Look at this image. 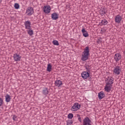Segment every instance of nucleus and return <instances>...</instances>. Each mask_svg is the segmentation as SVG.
<instances>
[{"instance_id":"f257e3e1","label":"nucleus","mask_w":125,"mask_h":125,"mask_svg":"<svg viewBox=\"0 0 125 125\" xmlns=\"http://www.w3.org/2000/svg\"><path fill=\"white\" fill-rule=\"evenodd\" d=\"M89 55H90V53H89V47L86 46L83 52L81 57L82 61H86V60L88 59V56H89Z\"/></svg>"},{"instance_id":"f03ea898","label":"nucleus","mask_w":125,"mask_h":125,"mask_svg":"<svg viewBox=\"0 0 125 125\" xmlns=\"http://www.w3.org/2000/svg\"><path fill=\"white\" fill-rule=\"evenodd\" d=\"M81 109V104L75 103L71 108V111H78Z\"/></svg>"},{"instance_id":"7ed1b4c3","label":"nucleus","mask_w":125,"mask_h":125,"mask_svg":"<svg viewBox=\"0 0 125 125\" xmlns=\"http://www.w3.org/2000/svg\"><path fill=\"white\" fill-rule=\"evenodd\" d=\"M26 14L28 16L33 15L34 14V8L31 6L28 7L26 9Z\"/></svg>"},{"instance_id":"20e7f679","label":"nucleus","mask_w":125,"mask_h":125,"mask_svg":"<svg viewBox=\"0 0 125 125\" xmlns=\"http://www.w3.org/2000/svg\"><path fill=\"white\" fill-rule=\"evenodd\" d=\"M92 123L91 120L88 117L84 118L83 120V125H92Z\"/></svg>"},{"instance_id":"39448f33","label":"nucleus","mask_w":125,"mask_h":125,"mask_svg":"<svg viewBox=\"0 0 125 125\" xmlns=\"http://www.w3.org/2000/svg\"><path fill=\"white\" fill-rule=\"evenodd\" d=\"M81 76L83 78V79H88V78H89V77H90V73L86 71H83L81 73Z\"/></svg>"},{"instance_id":"423d86ee","label":"nucleus","mask_w":125,"mask_h":125,"mask_svg":"<svg viewBox=\"0 0 125 125\" xmlns=\"http://www.w3.org/2000/svg\"><path fill=\"white\" fill-rule=\"evenodd\" d=\"M43 12L46 14H48V13H50V10H51V8H50V6H44L43 8Z\"/></svg>"},{"instance_id":"0eeeda50","label":"nucleus","mask_w":125,"mask_h":125,"mask_svg":"<svg viewBox=\"0 0 125 125\" xmlns=\"http://www.w3.org/2000/svg\"><path fill=\"white\" fill-rule=\"evenodd\" d=\"M49 92V89L47 87H44L42 91L43 95H44L45 96H47Z\"/></svg>"},{"instance_id":"6e6552de","label":"nucleus","mask_w":125,"mask_h":125,"mask_svg":"<svg viewBox=\"0 0 125 125\" xmlns=\"http://www.w3.org/2000/svg\"><path fill=\"white\" fill-rule=\"evenodd\" d=\"M14 60L16 62L21 61V56L17 54V53L14 54L13 55Z\"/></svg>"},{"instance_id":"1a4fd4ad","label":"nucleus","mask_w":125,"mask_h":125,"mask_svg":"<svg viewBox=\"0 0 125 125\" xmlns=\"http://www.w3.org/2000/svg\"><path fill=\"white\" fill-rule=\"evenodd\" d=\"M106 10V7L101 8L100 10V15H101V16H104V15L106 14V12H107Z\"/></svg>"},{"instance_id":"9d476101","label":"nucleus","mask_w":125,"mask_h":125,"mask_svg":"<svg viewBox=\"0 0 125 125\" xmlns=\"http://www.w3.org/2000/svg\"><path fill=\"white\" fill-rule=\"evenodd\" d=\"M62 84H63V83L61 80H57L55 82V86H58V87H61Z\"/></svg>"},{"instance_id":"9b49d317","label":"nucleus","mask_w":125,"mask_h":125,"mask_svg":"<svg viewBox=\"0 0 125 125\" xmlns=\"http://www.w3.org/2000/svg\"><path fill=\"white\" fill-rule=\"evenodd\" d=\"M25 28L26 30L31 28V21H27L24 22Z\"/></svg>"},{"instance_id":"f8f14e48","label":"nucleus","mask_w":125,"mask_h":125,"mask_svg":"<svg viewBox=\"0 0 125 125\" xmlns=\"http://www.w3.org/2000/svg\"><path fill=\"white\" fill-rule=\"evenodd\" d=\"M113 72L116 75H120L121 74V69H120V66H117L114 68Z\"/></svg>"},{"instance_id":"ddd939ff","label":"nucleus","mask_w":125,"mask_h":125,"mask_svg":"<svg viewBox=\"0 0 125 125\" xmlns=\"http://www.w3.org/2000/svg\"><path fill=\"white\" fill-rule=\"evenodd\" d=\"M123 18L120 15H117L115 18V21L116 23H121Z\"/></svg>"},{"instance_id":"4468645a","label":"nucleus","mask_w":125,"mask_h":125,"mask_svg":"<svg viewBox=\"0 0 125 125\" xmlns=\"http://www.w3.org/2000/svg\"><path fill=\"white\" fill-rule=\"evenodd\" d=\"M114 58L116 62H119L121 58H122V56L121 55V54H116L114 56Z\"/></svg>"},{"instance_id":"2eb2a0df","label":"nucleus","mask_w":125,"mask_h":125,"mask_svg":"<svg viewBox=\"0 0 125 125\" xmlns=\"http://www.w3.org/2000/svg\"><path fill=\"white\" fill-rule=\"evenodd\" d=\"M51 18L52 20H57V19L59 18V14L56 13H54L51 14Z\"/></svg>"},{"instance_id":"dca6fc26","label":"nucleus","mask_w":125,"mask_h":125,"mask_svg":"<svg viewBox=\"0 0 125 125\" xmlns=\"http://www.w3.org/2000/svg\"><path fill=\"white\" fill-rule=\"evenodd\" d=\"M81 31L83 34V37H84V38H87L88 37V33L85 30V28L83 27Z\"/></svg>"},{"instance_id":"f3484780","label":"nucleus","mask_w":125,"mask_h":125,"mask_svg":"<svg viewBox=\"0 0 125 125\" xmlns=\"http://www.w3.org/2000/svg\"><path fill=\"white\" fill-rule=\"evenodd\" d=\"M112 86V85L110 86L109 85L106 84L104 88L105 91H106V92H110V91H111Z\"/></svg>"},{"instance_id":"a211bd4d","label":"nucleus","mask_w":125,"mask_h":125,"mask_svg":"<svg viewBox=\"0 0 125 125\" xmlns=\"http://www.w3.org/2000/svg\"><path fill=\"white\" fill-rule=\"evenodd\" d=\"M105 97V94L103 91H101L98 93V98L99 100H101V99H103Z\"/></svg>"},{"instance_id":"6ab92c4d","label":"nucleus","mask_w":125,"mask_h":125,"mask_svg":"<svg viewBox=\"0 0 125 125\" xmlns=\"http://www.w3.org/2000/svg\"><path fill=\"white\" fill-rule=\"evenodd\" d=\"M100 24H101V26H102L103 25L105 26V25H107V24H108V21H107V20L106 19H104L101 21V23Z\"/></svg>"},{"instance_id":"aec40b11","label":"nucleus","mask_w":125,"mask_h":125,"mask_svg":"<svg viewBox=\"0 0 125 125\" xmlns=\"http://www.w3.org/2000/svg\"><path fill=\"white\" fill-rule=\"evenodd\" d=\"M85 69L86 70V72L90 73L91 71V65H86L85 66Z\"/></svg>"},{"instance_id":"412c9836","label":"nucleus","mask_w":125,"mask_h":125,"mask_svg":"<svg viewBox=\"0 0 125 125\" xmlns=\"http://www.w3.org/2000/svg\"><path fill=\"white\" fill-rule=\"evenodd\" d=\"M5 97L6 102H10V100H11V98L8 94H7Z\"/></svg>"},{"instance_id":"4be33fe9","label":"nucleus","mask_w":125,"mask_h":125,"mask_svg":"<svg viewBox=\"0 0 125 125\" xmlns=\"http://www.w3.org/2000/svg\"><path fill=\"white\" fill-rule=\"evenodd\" d=\"M51 70H52V66H51L50 63H49L47 65L46 71H47V72H51Z\"/></svg>"},{"instance_id":"5701e85b","label":"nucleus","mask_w":125,"mask_h":125,"mask_svg":"<svg viewBox=\"0 0 125 125\" xmlns=\"http://www.w3.org/2000/svg\"><path fill=\"white\" fill-rule=\"evenodd\" d=\"M27 34H28L29 36H33V35H34V31L32 30V28L28 29V30H27Z\"/></svg>"},{"instance_id":"b1692460","label":"nucleus","mask_w":125,"mask_h":125,"mask_svg":"<svg viewBox=\"0 0 125 125\" xmlns=\"http://www.w3.org/2000/svg\"><path fill=\"white\" fill-rule=\"evenodd\" d=\"M52 43L54 44V45H59V42L57 40L53 41Z\"/></svg>"},{"instance_id":"393cba45","label":"nucleus","mask_w":125,"mask_h":125,"mask_svg":"<svg viewBox=\"0 0 125 125\" xmlns=\"http://www.w3.org/2000/svg\"><path fill=\"white\" fill-rule=\"evenodd\" d=\"M14 7L15 9H19V8H20V5H19V4L16 3H15Z\"/></svg>"},{"instance_id":"a878e982","label":"nucleus","mask_w":125,"mask_h":125,"mask_svg":"<svg viewBox=\"0 0 125 125\" xmlns=\"http://www.w3.org/2000/svg\"><path fill=\"white\" fill-rule=\"evenodd\" d=\"M73 117H74V115L73 114V113H69L67 115L68 119H73Z\"/></svg>"},{"instance_id":"bb28decb","label":"nucleus","mask_w":125,"mask_h":125,"mask_svg":"<svg viewBox=\"0 0 125 125\" xmlns=\"http://www.w3.org/2000/svg\"><path fill=\"white\" fill-rule=\"evenodd\" d=\"M114 83V81H109L108 82H106V84H107V85H112V84Z\"/></svg>"},{"instance_id":"cd10ccee","label":"nucleus","mask_w":125,"mask_h":125,"mask_svg":"<svg viewBox=\"0 0 125 125\" xmlns=\"http://www.w3.org/2000/svg\"><path fill=\"white\" fill-rule=\"evenodd\" d=\"M67 125H72L73 122V120H68L67 122H66Z\"/></svg>"},{"instance_id":"c85d7f7f","label":"nucleus","mask_w":125,"mask_h":125,"mask_svg":"<svg viewBox=\"0 0 125 125\" xmlns=\"http://www.w3.org/2000/svg\"><path fill=\"white\" fill-rule=\"evenodd\" d=\"M2 104H3V100L0 98V107L2 106Z\"/></svg>"},{"instance_id":"c756f323","label":"nucleus","mask_w":125,"mask_h":125,"mask_svg":"<svg viewBox=\"0 0 125 125\" xmlns=\"http://www.w3.org/2000/svg\"><path fill=\"white\" fill-rule=\"evenodd\" d=\"M77 117L78 118L79 122H80V123H82V118H81V116H80V115L78 114Z\"/></svg>"},{"instance_id":"7c9ffc66","label":"nucleus","mask_w":125,"mask_h":125,"mask_svg":"<svg viewBox=\"0 0 125 125\" xmlns=\"http://www.w3.org/2000/svg\"><path fill=\"white\" fill-rule=\"evenodd\" d=\"M17 118V116L15 115H13V120L14 121H16V119Z\"/></svg>"},{"instance_id":"2f4dec72","label":"nucleus","mask_w":125,"mask_h":125,"mask_svg":"<svg viewBox=\"0 0 125 125\" xmlns=\"http://www.w3.org/2000/svg\"><path fill=\"white\" fill-rule=\"evenodd\" d=\"M112 81H114V78L111 77V78H109V79H108V82H111Z\"/></svg>"},{"instance_id":"473e14b6","label":"nucleus","mask_w":125,"mask_h":125,"mask_svg":"<svg viewBox=\"0 0 125 125\" xmlns=\"http://www.w3.org/2000/svg\"><path fill=\"white\" fill-rule=\"evenodd\" d=\"M110 79V77H107L105 79V82L106 83H108L109 82V79Z\"/></svg>"},{"instance_id":"72a5a7b5","label":"nucleus","mask_w":125,"mask_h":125,"mask_svg":"<svg viewBox=\"0 0 125 125\" xmlns=\"http://www.w3.org/2000/svg\"><path fill=\"white\" fill-rule=\"evenodd\" d=\"M123 55H124V58L125 59V50L123 51Z\"/></svg>"},{"instance_id":"f704fd0d","label":"nucleus","mask_w":125,"mask_h":125,"mask_svg":"<svg viewBox=\"0 0 125 125\" xmlns=\"http://www.w3.org/2000/svg\"><path fill=\"white\" fill-rule=\"evenodd\" d=\"M98 42H101V40H100V39H99Z\"/></svg>"},{"instance_id":"c9c22d12","label":"nucleus","mask_w":125,"mask_h":125,"mask_svg":"<svg viewBox=\"0 0 125 125\" xmlns=\"http://www.w3.org/2000/svg\"><path fill=\"white\" fill-rule=\"evenodd\" d=\"M2 1V0H0V3Z\"/></svg>"}]
</instances>
